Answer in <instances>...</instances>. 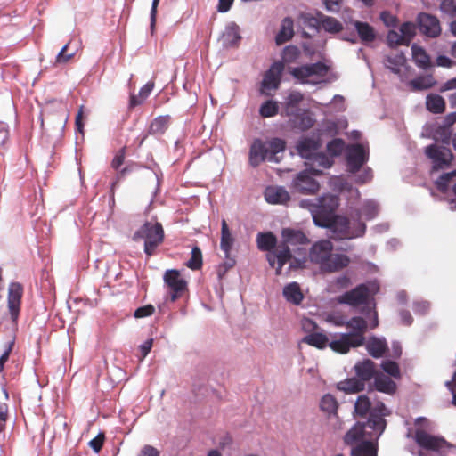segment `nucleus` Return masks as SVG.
<instances>
[{
    "label": "nucleus",
    "instance_id": "obj_52",
    "mask_svg": "<svg viewBox=\"0 0 456 456\" xmlns=\"http://www.w3.org/2000/svg\"><path fill=\"white\" fill-rule=\"evenodd\" d=\"M387 44L391 47L398 46V45H408L406 42H404L403 37H402L401 33H398L394 30H390L387 36Z\"/></svg>",
    "mask_w": 456,
    "mask_h": 456
},
{
    "label": "nucleus",
    "instance_id": "obj_29",
    "mask_svg": "<svg viewBox=\"0 0 456 456\" xmlns=\"http://www.w3.org/2000/svg\"><path fill=\"white\" fill-rule=\"evenodd\" d=\"M411 52L413 61L419 68L428 69L432 66L430 57L423 47L414 44L411 46Z\"/></svg>",
    "mask_w": 456,
    "mask_h": 456
},
{
    "label": "nucleus",
    "instance_id": "obj_39",
    "mask_svg": "<svg viewBox=\"0 0 456 456\" xmlns=\"http://www.w3.org/2000/svg\"><path fill=\"white\" fill-rule=\"evenodd\" d=\"M224 37L229 45H237L241 38L239 26L234 23L229 25L224 33Z\"/></svg>",
    "mask_w": 456,
    "mask_h": 456
},
{
    "label": "nucleus",
    "instance_id": "obj_61",
    "mask_svg": "<svg viewBox=\"0 0 456 456\" xmlns=\"http://www.w3.org/2000/svg\"><path fill=\"white\" fill-rule=\"evenodd\" d=\"M154 88V82L150 81L145 84L139 91V97L145 100L151 93Z\"/></svg>",
    "mask_w": 456,
    "mask_h": 456
},
{
    "label": "nucleus",
    "instance_id": "obj_6",
    "mask_svg": "<svg viewBox=\"0 0 456 456\" xmlns=\"http://www.w3.org/2000/svg\"><path fill=\"white\" fill-rule=\"evenodd\" d=\"M329 67L322 62L318 61L312 64H305L299 67L291 68L289 69L290 75L300 81L302 84L315 83L311 81V77H323L327 75Z\"/></svg>",
    "mask_w": 456,
    "mask_h": 456
},
{
    "label": "nucleus",
    "instance_id": "obj_47",
    "mask_svg": "<svg viewBox=\"0 0 456 456\" xmlns=\"http://www.w3.org/2000/svg\"><path fill=\"white\" fill-rule=\"evenodd\" d=\"M400 33L403 37L404 42L410 45L416 35V26L412 22H404L400 27Z\"/></svg>",
    "mask_w": 456,
    "mask_h": 456
},
{
    "label": "nucleus",
    "instance_id": "obj_34",
    "mask_svg": "<svg viewBox=\"0 0 456 456\" xmlns=\"http://www.w3.org/2000/svg\"><path fill=\"white\" fill-rule=\"evenodd\" d=\"M233 243H234V239L230 232V229L228 227L226 221L224 219L222 221V227H221L220 248L224 251V255L228 256L231 253Z\"/></svg>",
    "mask_w": 456,
    "mask_h": 456
},
{
    "label": "nucleus",
    "instance_id": "obj_19",
    "mask_svg": "<svg viewBox=\"0 0 456 456\" xmlns=\"http://www.w3.org/2000/svg\"><path fill=\"white\" fill-rule=\"evenodd\" d=\"M415 440L420 447L433 451L439 450L445 442L443 438L431 436L425 430H417Z\"/></svg>",
    "mask_w": 456,
    "mask_h": 456
},
{
    "label": "nucleus",
    "instance_id": "obj_53",
    "mask_svg": "<svg viewBox=\"0 0 456 456\" xmlns=\"http://www.w3.org/2000/svg\"><path fill=\"white\" fill-rule=\"evenodd\" d=\"M300 22L308 28H317L321 21L310 13H301L299 16Z\"/></svg>",
    "mask_w": 456,
    "mask_h": 456
},
{
    "label": "nucleus",
    "instance_id": "obj_45",
    "mask_svg": "<svg viewBox=\"0 0 456 456\" xmlns=\"http://www.w3.org/2000/svg\"><path fill=\"white\" fill-rule=\"evenodd\" d=\"M300 54H301V53L297 46L288 45L283 49L281 62L293 63L298 59Z\"/></svg>",
    "mask_w": 456,
    "mask_h": 456
},
{
    "label": "nucleus",
    "instance_id": "obj_64",
    "mask_svg": "<svg viewBox=\"0 0 456 456\" xmlns=\"http://www.w3.org/2000/svg\"><path fill=\"white\" fill-rule=\"evenodd\" d=\"M138 456H159V452L151 445H145Z\"/></svg>",
    "mask_w": 456,
    "mask_h": 456
},
{
    "label": "nucleus",
    "instance_id": "obj_28",
    "mask_svg": "<svg viewBox=\"0 0 456 456\" xmlns=\"http://www.w3.org/2000/svg\"><path fill=\"white\" fill-rule=\"evenodd\" d=\"M337 388L346 394H355L363 391L365 385L357 377H354L339 381Z\"/></svg>",
    "mask_w": 456,
    "mask_h": 456
},
{
    "label": "nucleus",
    "instance_id": "obj_41",
    "mask_svg": "<svg viewBox=\"0 0 456 456\" xmlns=\"http://www.w3.org/2000/svg\"><path fill=\"white\" fill-rule=\"evenodd\" d=\"M320 26L329 33H338L342 30V24L333 17H324L320 23Z\"/></svg>",
    "mask_w": 456,
    "mask_h": 456
},
{
    "label": "nucleus",
    "instance_id": "obj_30",
    "mask_svg": "<svg viewBox=\"0 0 456 456\" xmlns=\"http://www.w3.org/2000/svg\"><path fill=\"white\" fill-rule=\"evenodd\" d=\"M350 454L351 456H378L377 447L371 439L353 445Z\"/></svg>",
    "mask_w": 456,
    "mask_h": 456
},
{
    "label": "nucleus",
    "instance_id": "obj_32",
    "mask_svg": "<svg viewBox=\"0 0 456 456\" xmlns=\"http://www.w3.org/2000/svg\"><path fill=\"white\" fill-rule=\"evenodd\" d=\"M171 120L172 118L169 115L155 118L149 126V133L151 134H163L168 129Z\"/></svg>",
    "mask_w": 456,
    "mask_h": 456
},
{
    "label": "nucleus",
    "instance_id": "obj_57",
    "mask_svg": "<svg viewBox=\"0 0 456 456\" xmlns=\"http://www.w3.org/2000/svg\"><path fill=\"white\" fill-rule=\"evenodd\" d=\"M453 175H456V171L443 174L437 181L438 189L443 191H445L447 189L448 183Z\"/></svg>",
    "mask_w": 456,
    "mask_h": 456
},
{
    "label": "nucleus",
    "instance_id": "obj_11",
    "mask_svg": "<svg viewBox=\"0 0 456 456\" xmlns=\"http://www.w3.org/2000/svg\"><path fill=\"white\" fill-rule=\"evenodd\" d=\"M426 155L432 160L433 169L439 170L447 167L452 159V153L447 147L431 144L425 150Z\"/></svg>",
    "mask_w": 456,
    "mask_h": 456
},
{
    "label": "nucleus",
    "instance_id": "obj_49",
    "mask_svg": "<svg viewBox=\"0 0 456 456\" xmlns=\"http://www.w3.org/2000/svg\"><path fill=\"white\" fill-rule=\"evenodd\" d=\"M345 146V142L340 138L331 140L327 144V151L332 157H336L341 154Z\"/></svg>",
    "mask_w": 456,
    "mask_h": 456
},
{
    "label": "nucleus",
    "instance_id": "obj_50",
    "mask_svg": "<svg viewBox=\"0 0 456 456\" xmlns=\"http://www.w3.org/2000/svg\"><path fill=\"white\" fill-rule=\"evenodd\" d=\"M260 115L264 118H271L278 113V105L272 101H266L260 108Z\"/></svg>",
    "mask_w": 456,
    "mask_h": 456
},
{
    "label": "nucleus",
    "instance_id": "obj_12",
    "mask_svg": "<svg viewBox=\"0 0 456 456\" xmlns=\"http://www.w3.org/2000/svg\"><path fill=\"white\" fill-rule=\"evenodd\" d=\"M370 296L369 288L365 284H360L354 289L346 291L337 297L338 304H345L350 306H359L367 303Z\"/></svg>",
    "mask_w": 456,
    "mask_h": 456
},
{
    "label": "nucleus",
    "instance_id": "obj_42",
    "mask_svg": "<svg viewBox=\"0 0 456 456\" xmlns=\"http://www.w3.org/2000/svg\"><path fill=\"white\" fill-rule=\"evenodd\" d=\"M268 147L269 159L272 160L275 154L281 152L285 150L286 143L282 139L273 138L270 141L265 142Z\"/></svg>",
    "mask_w": 456,
    "mask_h": 456
},
{
    "label": "nucleus",
    "instance_id": "obj_15",
    "mask_svg": "<svg viewBox=\"0 0 456 456\" xmlns=\"http://www.w3.org/2000/svg\"><path fill=\"white\" fill-rule=\"evenodd\" d=\"M333 250V245L330 240H321L314 243L309 253L311 262L318 264L320 268L323 266Z\"/></svg>",
    "mask_w": 456,
    "mask_h": 456
},
{
    "label": "nucleus",
    "instance_id": "obj_59",
    "mask_svg": "<svg viewBox=\"0 0 456 456\" xmlns=\"http://www.w3.org/2000/svg\"><path fill=\"white\" fill-rule=\"evenodd\" d=\"M440 9L451 17L456 16V2H441Z\"/></svg>",
    "mask_w": 456,
    "mask_h": 456
},
{
    "label": "nucleus",
    "instance_id": "obj_2",
    "mask_svg": "<svg viewBox=\"0 0 456 456\" xmlns=\"http://www.w3.org/2000/svg\"><path fill=\"white\" fill-rule=\"evenodd\" d=\"M350 332L338 333L332 336L329 347L341 354H347L352 348L364 345L365 333L368 330L367 321L360 316L352 317L347 323Z\"/></svg>",
    "mask_w": 456,
    "mask_h": 456
},
{
    "label": "nucleus",
    "instance_id": "obj_14",
    "mask_svg": "<svg viewBox=\"0 0 456 456\" xmlns=\"http://www.w3.org/2000/svg\"><path fill=\"white\" fill-rule=\"evenodd\" d=\"M284 70V64L281 61H275L271 65L269 69L265 71L262 81L263 90H276L279 88L281 75Z\"/></svg>",
    "mask_w": 456,
    "mask_h": 456
},
{
    "label": "nucleus",
    "instance_id": "obj_37",
    "mask_svg": "<svg viewBox=\"0 0 456 456\" xmlns=\"http://www.w3.org/2000/svg\"><path fill=\"white\" fill-rule=\"evenodd\" d=\"M436 80L432 75L420 76L410 82L414 90H427L436 85Z\"/></svg>",
    "mask_w": 456,
    "mask_h": 456
},
{
    "label": "nucleus",
    "instance_id": "obj_44",
    "mask_svg": "<svg viewBox=\"0 0 456 456\" xmlns=\"http://www.w3.org/2000/svg\"><path fill=\"white\" fill-rule=\"evenodd\" d=\"M186 265L191 270H200L202 267V253L198 246L192 248L191 258Z\"/></svg>",
    "mask_w": 456,
    "mask_h": 456
},
{
    "label": "nucleus",
    "instance_id": "obj_46",
    "mask_svg": "<svg viewBox=\"0 0 456 456\" xmlns=\"http://www.w3.org/2000/svg\"><path fill=\"white\" fill-rule=\"evenodd\" d=\"M142 166L137 162H129L126 166L119 169L116 175V181L112 183V187L116 185L118 182L125 179L129 174L140 169Z\"/></svg>",
    "mask_w": 456,
    "mask_h": 456
},
{
    "label": "nucleus",
    "instance_id": "obj_35",
    "mask_svg": "<svg viewBox=\"0 0 456 456\" xmlns=\"http://www.w3.org/2000/svg\"><path fill=\"white\" fill-rule=\"evenodd\" d=\"M426 107L434 114H441L445 110V101L439 94H430L427 96Z\"/></svg>",
    "mask_w": 456,
    "mask_h": 456
},
{
    "label": "nucleus",
    "instance_id": "obj_26",
    "mask_svg": "<svg viewBox=\"0 0 456 456\" xmlns=\"http://www.w3.org/2000/svg\"><path fill=\"white\" fill-rule=\"evenodd\" d=\"M282 295L288 302L296 305H300L304 299L300 286L295 281L287 284L283 288Z\"/></svg>",
    "mask_w": 456,
    "mask_h": 456
},
{
    "label": "nucleus",
    "instance_id": "obj_1",
    "mask_svg": "<svg viewBox=\"0 0 456 456\" xmlns=\"http://www.w3.org/2000/svg\"><path fill=\"white\" fill-rule=\"evenodd\" d=\"M281 238L276 249L266 254V260L272 268H275L276 275H281L284 265L293 258L289 246L306 245L310 242L302 231L292 228L282 229Z\"/></svg>",
    "mask_w": 456,
    "mask_h": 456
},
{
    "label": "nucleus",
    "instance_id": "obj_7",
    "mask_svg": "<svg viewBox=\"0 0 456 456\" xmlns=\"http://www.w3.org/2000/svg\"><path fill=\"white\" fill-rule=\"evenodd\" d=\"M321 174V171L314 168L299 172L292 182L294 190L303 194H315L319 191L320 185L314 178V175H319Z\"/></svg>",
    "mask_w": 456,
    "mask_h": 456
},
{
    "label": "nucleus",
    "instance_id": "obj_8",
    "mask_svg": "<svg viewBox=\"0 0 456 456\" xmlns=\"http://www.w3.org/2000/svg\"><path fill=\"white\" fill-rule=\"evenodd\" d=\"M163 280L171 291V302H175L188 289L187 281L182 278L180 272L176 269L167 270L164 273Z\"/></svg>",
    "mask_w": 456,
    "mask_h": 456
},
{
    "label": "nucleus",
    "instance_id": "obj_31",
    "mask_svg": "<svg viewBox=\"0 0 456 456\" xmlns=\"http://www.w3.org/2000/svg\"><path fill=\"white\" fill-rule=\"evenodd\" d=\"M294 36L293 20L290 18H285L281 22V28L275 37V42L278 45H281Z\"/></svg>",
    "mask_w": 456,
    "mask_h": 456
},
{
    "label": "nucleus",
    "instance_id": "obj_10",
    "mask_svg": "<svg viewBox=\"0 0 456 456\" xmlns=\"http://www.w3.org/2000/svg\"><path fill=\"white\" fill-rule=\"evenodd\" d=\"M369 152L360 143L349 145L346 149L347 171L355 174L368 161Z\"/></svg>",
    "mask_w": 456,
    "mask_h": 456
},
{
    "label": "nucleus",
    "instance_id": "obj_24",
    "mask_svg": "<svg viewBox=\"0 0 456 456\" xmlns=\"http://www.w3.org/2000/svg\"><path fill=\"white\" fill-rule=\"evenodd\" d=\"M364 345L369 354L376 359L382 357L388 349L386 339L377 337L369 338Z\"/></svg>",
    "mask_w": 456,
    "mask_h": 456
},
{
    "label": "nucleus",
    "instance_id": "obj_55",
    "mask_svg": "<svg viewBox=\"0 0 456 456\" xmlns=\"http://www.w3.org/2000/svg\"><path fill=\"white\" fill-rule=\"evenodd\" d=\"M154 312L155 308L152 305H146L137 308L134 311V316L135 318H144L152 315Z\"/></svg>",
    "mask_w": 456,
    "mask_h": 456
},
{
    "label": "nucleus",
    "instance_id": "obj_21",
    "mask_svg": "<svg viewBox=\"0 0 456 456\" xmlns=\"http://www.w3.org/2000/svg\"><path fill=\"white\" fill-rule=\"evenodd\" d=\"M292 116L290 122L294 128L301 131H306L314 126L315 120L311 117L308 110L297 109L296 112L289 114Z\"/></svg>",
    "mask_w": 456,
    "mask_h": 456
},
{
    "label": "nucleus",
    "instance_id": "obj_17",
    "mask_svg": "<svg viewBox=\"0 0 456 456\" xmlns=\"http://www.w3.org/2000/svg\"><path fill=\"white\" fill-rule=\"evenodd\" d=\"M356 377L365 385L366 382L375 379L379 371L376 370L375 362L370 359H364L358 362L354 367Z\"/></svg>",
    "mask_w": 456,
    "mask_h": 456
},
{
    "label": "nucleus",
    "instance_id": "obj_63",
    "mask_svg": "<svg viewBox=\"0 0 456 456\" xmlns=\"http://www.w3.org/2000/svg\"><path fill=\"white\" fill-rule=\"evenodd\" d=\"M83 109H84V106H80L78 112L76 116V121H75L77 131L79 132L80 134H84V123H83L84 111H83Z\"/></svg>",
    "mask_w": 456,
    "mask_h": 456
},
{
    "label": "nucleus",
    "instance_id": "obj_9",
    "mask_svg": "<svg viewBox=\"0 0 456 456\" xmlns=\"http://www.w3.org/2000/svg\"><path fill=\"white\" fill-rule=\"evenodd\" d=\"M23 287L19 282H11L8 288L7 306L12 323L17 326L20 313Z\"/></svg>",
    "mask_w": 456,
    "mask_h": 456
},
{
    "label": "nucleus",
    "instance_id": "obj_38",
    "mask_svg": "<svg viewBox=\"0 0 456 456\" xmlns=\"http://www.w3.org/2000/svg\"><path fill=\"white\" fill-rule=\"evenodd\" d=\"M370 398L365 395H362L358 396L354 403V413L360 417H364L370 411Z\"/></svg>",
    "mask_w": 456,
    "mask_h": 456
},
{
    "label": "nucleus",
    "instance_id": "obj_43",
    "mask_svg": "<svg viewBox=\"0 0 456 456\" xmlns=\"http://www.w3.org/2000/svg\"><path fill=\"white\" fill-rule=\"evenodd\" d=\"M381 368L390 378L401 379V370L398 363L391 360H386L381 362Z\"/></svg>",
    "mask_w": 456,
    "mask_h": 456
},
{
    "label": "nucleus",
    "instance_id": "obj_51",
    "mask_svg": "<svg viewBox=\"0 0 456 456\" xmlns=\"http://www.w3.org/2000/svg\"><path fill=\"white\" fill-rule=\"evenodd\" d=\"M310 160H312L314 164L323 168H329L334 163L333 159L326 154L318 152H316Z\"/></svg>",
    "mask_w": 456,
    "mask_h": 456
},
{
    "label": "nucleus",
    "instance_id": "obj_54",
    "mask_svg": "<svg viewBox=\"0 0 456 456\" xmlns=\"http://www.w3.org/2000/svg\"><path fill=\"white\" fill-rule=\"evenodd\" d=\"M126 158V147L121 148L115 155L111 161V167L117 171L124 164Z\"/></svg>",
    "mask_w": 456,
    "mask_h": 456
},
{
    "label": "nucleus",
    "instance_id": "obj_27",
    "mask_svg": "<svg viewBox=\"0 0 456 456\" xmlns=\"http://www.w3.org/2000/svg\"><path fill=\"white\" fill-rule=\"evenodd\" d=\"M256 244L261 251L273 252L277 248V238L271 232H259L256 236Z\"/></svg>",
    "mask_w": 456,
    "mask_h": 456
},
{
    "label": "nucleus",
    "instance_id": "obj_56",
    "mask_svg": "<svg viewBox=\"0 0 456 456\" xmlns=\"http://www.w3.org/2000/svg\"><path fill=\"white\" fill-rule=\"evenodd\" d=\"M105 436L103 433H99L94 438H93L89 442V446L94 451V452H99L104 444Z\"/></svg>",
    "mask_w": 456,
    "mask_h": 456
},
{
    "label": "nucleus",
    "instance_id": "obj_5",
    "mask_svg": "<svg viewBox=\"0 0 456 456\" xmlns=\"http://www.w3.org/2000/svg\"><path fill=\"white\" fill-rule=\"evenodd\" d=\"M164 238V229L159 222H145L133 235L134 241L143 240L144 253L147 256L156 254L157 248L163 243Z\"/></svg>",
    "mask_w": 456,
    "mask_h": 456
},
{
    "label": "nucleus",
    "instance_id": "obj_22",
    "mask_svg": "<svg viewBox=\"0 0 456 456\" xmlns=\"http://www.w3.org/2000/svg\"><path fill=\"white\" fill-rule=\"evenodd\" d=\"M264 196L270 204H285L290 200L289 192L281 186H268Z\"/></svg>",
    "mask_w": 456,
    "mask_h": 456
},
{
    "label": "nucleus",
    "instance_id": "obj_33",
    "mask_svg": "<svg viewBox=\"0 0 456 456\" xmlns=\"http://www.w3.org/2000/svg\"><path fill=\"white\" fill-rule=\"evenodd\" d=\"M354 27L362 43L368 44L375 40L376 34L374 28L369 23L355 21Z\"/></svg>",
    "mask_w": 456,
    "mask_h": 456
},
{
    "label": "nucleus",
    "instance_id": "obj_40",
    "mask_svg": "<svg viewBox=\"0 0 456 456\" xmlns=\"http://www.w3.org/2000/svg\"><path fill=\"white\" fill-rule=\"evenodd\" d=\"M338 406L336 398L330 394L323 395L320 403L322 411L328 414L336 413Z\"/></svg>",
    "mask_w": 456,
    "mask_h": 456
},
{
    "label": "nucleus",
    "instance_id": "obj_3",
    "mask_svg": "<svg viewBox=\"0 0 456 456\" xmlns=\"http://www.w3.org/2000/svg\"><path fill=\"white\" fill-rule=\"evenodd\" d=\"M386 426L385 419L370 413L367 421L357 422L346 433L344 442L346 444L353 446L362 441L372 439L373 436L379 437L384 432Z\"/></svg>",
    "mask_w": 456,
    "mask_h": 456
},
{
    "label": "nucleus",
    "instance_id": "obj_16",
    "mask_svg": "<svg viewBox=\"0 0 456 456\" xmlns=\"http://www.w3.org/2000/svg\"><path fill=\"white\" fill-rule=\"evenodd\" d=\"M331 230L334 240H344L351 238V232L349 227V220L346 216L336 215L330 218V224L327 227Z\"/></svg>",
    "mask_w": 456,
    "mask_h": 456
},
{
    "label": "nucleus",
    "instance_id": "obj_23",
    "mask_svg": "<svg viewBox=\"0 0 456 456\" xmlns=\"http://www.w3.org/2000/svg\"><path fill=\"white\" fill-rule=\"evenodd\" d=\"M349 263L350 259L347 256L330 253L329 258L321 270L326 273H335L346 267Z\"/></svg>",
    "mask_w": 456,
    "mask_h": 456
},
{
    "label": "nucleus",
    "instance_id": "obj_58",
    "mask_svg": "<svg viewBox=\"0 0 456 456\" xmlns=\"http://www.w3.org/2000/svg\"><path fill=\"white\" fill-rule=\"evenodd\" d=\"M362 214L366 216L368 220H370L374 218L378 214V208L373 203H366L362 208Z\"/></svg>",
    "mask_w": 456,
    "mask_h": 456
},
{
    "label": "nucleus",
    "instance_id": "obj_18",
    "mask_svg": "<svg viewBox=\"0 0 456 456\" xmlns=\"http://www.w3.org/2000/svg\"><path fill=\"white\" fill-rule=\"evenodd\" d=\"M267 158H269L267 144L260 139H255L249 150V164L256 167Z\"/></svg>",
    "mask_w": 456,
    "mask_h": 456
},
{
    "label": "nucleus",
    "instance_id": "obj_20",
    "mask_svg": "<svg viewBox=\"0 0 456 456\" xmlns=\"http://www.w3.org/2000/svg\"><path fill=\"white\" fill-rule=\"evenodd\" d=\"M320 148V140L309 137L299 140L296 145L298 154L305 159H311Z\"/></svg>",
    "mask_w": 456,
    "mask_h": 456
},
{
    "label": "nucleus",
    "instance_id": "obj_4",
    "mask_svg": "<svg viewBox=\"0 0 456 456\" xmlns=\"http://www.w3.org/2000/svg\"><path fill=\"white\" fill-rule=\"evenodd\" d=\"M338 204V198L330 194L321 197L317 203H310L308 200L300 203L311 211L314 224L320 227L329 226L330 218L336 216Z\"/></svg>",
    "mask_w": 456,
    "mask_h": 456
},
{
    "label": "nucleus",
    "instance_id": "obj_62",
    "mask_svg": "<svg viewBox=\"0 0 456 456\" xmlns=\"http://www.w3.org/2000/svg\"><path fill=\"white\" fill-rule=\"evenodd\" d=\"M436 64L439 67L451 68L454 62L449 57L444 55H439L436 60Z\"/></svg>",
    "mask_w": 456,
    "mask_h": 456
},
{
    "label": "nucleus",
    "instance_id": "obj_25",
    "mask_svg": "<svg viewBox=\"0 0 456 456\" xmlns=\"http://www.w3.org/2000/svg\"><path fill=\"white\" fill-rule=\"evenodd\" d=\"M374 387L377 391L387 395H394L397 389L395 382L393 381L390 377L384 375L381 371H379L374 379Z\"/></svg>",
    "mask_w": 456,
    "mask_h": 456
},
{
    "label": "nucleus",
    "instance_id": "obj_36",
    "mask_svg": "<svg viewBox=\"0 0 456 456\" xmlns=\"http://www.w3.org/2000/svg\"><path fill=\"white\" fill-rule=\"evenodd\" d=\"M303 342L319 349L325 348L330 343L328 337L325 334L319 332L308 334L303 338Z\"/></svg>",
    "mask_w": 456,
    "mask_h": 456
},
{
    "label": "nucleus",
    "instance_id": "obj_13",
    "mask_svg": "<svg viewBox=\"0 0 456 456\" xmlns=\"http://www.w3.org/2000/svg\"><path fill=\"white\" fill-rule=\"evenodd\" d=\"M417 23L421 34L430 38H436L441 34L438 19L431 14L421 12L418 15Z\"/></svg>",
    "mask_w": 456,
    "mask_h": 456
},
{
    "label": "nucleus",
    "instance_id": "obj_60",
    "mask_svg": "<svg viewBox=\"0 0 456 456\" xmlns=\"http://www.w3.org/2000/svg\"><path fill=\"white\" fill-rule=\"evenodd\" d=\"M380 19L387 27H395L396 25V18L388 12H382Z\"/></svg>",
    "mask_w": 456,
    "mask_h": 456
},
{
    "label": "nucleus",
    "instance_id": "obj_48",
    "mask_svg": "<svg viewBox=\"0 0 456 456\" xmlns=\"http://www.w3.org/2000/svg\"><path fill=\"white\" fill-rule=\"evenodd\" d=\"M304 99L303 94L300 92H291L287 97L286 102V111L288 114H292L291 109L296 108Z\"/></svg>",
    "mask_w": 456,
    "mask_h": 456
}]
</instances>
